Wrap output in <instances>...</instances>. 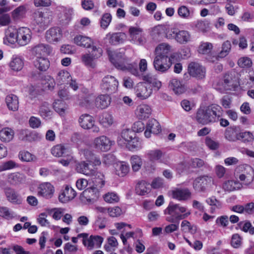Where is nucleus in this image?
<instances>
[{
  "label": "nucleus",
  "mask_w": 254,
  "mask_h": 254,
  "mask_svg": "<svg viewBox=\"0 0 254 254\" xmlns=\"http://www.w3.org/2000/svg\"><path fill=\"white\" fill-rule=\"evenodd\" d=\"M170 50V46L166 44H160L156 48V55L153 61V66L156 70L164 72L171 67L173 57L169 58Z\"/></svg>",
  "instance_id": "nucleus-1"
},
{
  "label": "nucleus",
  "mask_w": 254,
  "mask_h": 254,
  "mask_svg": "<svg viewBox=\"0 0 254 254\" xmlns=\"http://www.w3.org/2000/svg\"><path fill=\"white\" fill-rule=\"evenodd\" d=\"M222 114L221 106L212 104L204 109L198 110L195 118L199 124L205 125L218 122Z\"/></svg>",
  "instance_id": "nucleus-2"
},
{
  "label": "nucleus",
  "mask_w": 254,
  "mask_h": 254,
  "mask_svg": "<svg viewBox=\"0 0 254 254\" xmlns=\"http://www.w3.org/2000/svg\"><path fill=\"white\" fill-rule=\"evenodd\" d=\"M236 177L239 180L240 184L243 187H249L254 181V170L252 167L248 164H242L235 169Z\"/></svg>",
  "instance_id": "nucleus-3"
},
{
  "label": "nucleus",
  "mask_w": 254,
  "mask_h": 254,
  "mask_svg": "<svg viewBox=\"0 0 254 254\" xmlns=\"http://www.w3.org/2000/svg\"><path fill=\"white\" fill-rule=\"evenodd\" d=\"M118 86V80L114 76L109 75L103 78L100 85L102 91L109 94L117 92Z\"/></svg>",
  "instance_id": "nucleus-4"
},
{
  "label": "nucleus",
  "mask_w": 254,
  "mask_h": 254,
  "mask_svg": "<svg viewBox=\"0 0 254 254\" xmlns=\"http://www.w3.org/2000/svg\"><path fill=\"white\" fill-rule=\"evenodd\" d=\"M110 60L113 65L118 69L124 70L125 65L129 62L123 52L114 51L108 53Z\"/></svg>",
  "instance_id": "nucleus-5"
},
{
  "label": "nucleus",
  "mask_w": 254,
  "mask_h": 254,
  "mask_svg": "<svg viewBox=\"0 0 254 254\" xmlns=\"http://www.w3.org/2000/svg\"><path fill=\"white\" fill-rule=\"evenodd\" d=\"M213 181L211 177L208 175L200 176L196 178L193 182V189L198 191H204Z\"/></svg>",
  "instance_id": "nucleus-6"
},
{
  "label": "nucleus",
  "mask_w": 254,
  "mask_h": 254,
  "mask_svg": "<svg viewBox=\"0 0 254 254\" xmlns=\"http://www.w3.org/2000/svg\"><path fill=\"white\" fill-rule=\"evenodd\" d=\"M188 72L190 75L198 79H202L205 76L204 67L195 62L190 63L188 66Z\"/></svg>",
  "instance_id": "nucleus-7"
},
{
  "label": "nucleus",
  "mask_w": 254,
  "mask_h": 254,
  "mask_svg": "<svg viewBox=\"0 0 254 254\" xmlns=\"http://www.w3.org/2000/svg\"><path fill=\"white\" fill-rule=\"evenodd\" d=\"M99 190L94 187L84 190L80 194V199L83 202H91L97 199L99 196Z\"/></svg>",
  "instance_id": "nucleus-8"
},
{
  "label": "nucleus",
  "mask_w": 254,
  "mask_h": 254,
  "mask_svg": "<svg viewBox=\"0 0 254 254\" xmlns=\"http://www.w3.org/2000/svg\"><path fill=\"white\" fill-rule=\"evenodd\" d=\"M93 144L97 149L107 151L111 148L112 141L106 136L101 135L94 139Z\"/></svg>",
  "instance_id": "nucleus-9"
},
{
  "label": "nucleus",
  "mask_w": 254,
  "mask_h": 254,
  "mask_svg": "<svg viewBox=\"0 0 254 254\" xmlns=\"http://www.w3.org/2000/svg\"><path fill=\"white\" fill-rule=\"evenodd\" d=\"M135 90L136 96L141 99L147 98L152 93L151 86L146 83L140 82L138 83Z\"/></svg>",
  "instance_id": "nucleus-10"
},
{
  "label": "nucleus",
  "mask_w": 254,
  "mask_h": 254,
  "mask_svg": "<svg viewBox=\"0 0 254 254\" xmlns=\"http://www.w3.org/2000/svg\"><path fill=\"white\" fill-rule=\"evenodd\" d=\"M17 43L20 46L27 45L31 39V31L26 27H21L18 29Z\"/></svg>",
  "instance_id": "nucleus-11"
},
{
  "label": "nucleus",
  "mask_w": 254,
  "mask_h": 254,
  "mask_svg": "<svg viewBox=\"0 0 254 254\" xmlns=\"http://www.w3.org/2000/svg\"><path fill=\"white\" fill-rule=\"evenodd\" d=\"M38 190V195L47 199L52 198L55 192L54 186L48 182L41 184Z\"/></svg>",
  "instance_id": "nucleus-12"
},
{
  "label": "nucleus",
  "mask_w": 254,
  "mask_h": 254,
  "mask_svg": "<svg viewBox=\"0 0 254 254\" xmlns=\"http://www.w3.org/2000/svg\"><path fill=\"white\" fill-rule=\"evenodd\" d=\"M4 193L7 200L14 204H20L22 202V198L16 190L10 187L4 189Z\"/></svg>",
  "instance_id": "nucleus-13"
},
{
  "label": "nucleus",
  "mask_w": 254,
  "mask_h": 254,
  "mask_svg": "<svg viewBox=\"0 0 254 254\" xmlns=\"http://www.w3.org/2000/svg\"><path fill=\"white\" fill-rule=\"evenodd\" d=\"M172 194L173 198L185 201L190 198L191 193L188 188H176L172 190Z\"/></svg>",
  "instance_id": "nucleus-14"
},
{
  "label": "nucleus",
  "mask_w": 254,
  "mask_h": 254,
  "mask_svg": "<svg viewBox=\"0 0 254 254\" xmlns=\"http://www.w3.org/2000/svg\"><path fill=\"white\" fill-rule=\"evenodd\" d=\"M31 54L38 58L39 57H43L46 55H49L52 50L50 47L44 44H39L35 45L30 50Z\"/></svg>",
  "instance_id": "nucleus-15"
},
{
  "label": "nucleus",
  "mask_w": 254,
  "mask_h": 254,
  "mask_svg": "<svg viewBox=\"0 0 254 254\" xmlns=\"http://www.w3.org/2000/svg\"><path fill=\"white\" fill-rule=\"evenodd\" d=\"M17 33L18 30L12 26L8 27L5 30L3 43L5 45H9L14 44L16 42H17Z\"/></svg>",
  "instance_id": "nucleus-16"
},
{
  "label": "nucleus",
  "mask_w": 254,
  "mask_h": 254,
  "mask_svg": "<svg viewBox=\"0 0 254 254\" xmlns=\"http://www.w3.org/2000/svg\"><path fill=\"white\" fill-rule=\"evenodd\" d=\"M19 138L24 141L32 142L39 140L40 136L35 131H30L28 129H22L20 131Z\"/></svg>",
  "instance_id": "nucleus-17"
},
{
  "label": "nucleus",
  "mask_w": 254,
  "mask_h": 254,
  "mask_svg": "<svg viewBox=\"0 0 254 254\" xmlns=\"http://www.w3.org/2000/svg\"><path fill=\"white\" fill-rule=\"evenodd\" d=\"M33 17L35 22L40 27L47 25L50 21L49 13L47 12L35 11L33 14Z\"/></svg>",
  "instance_id": "nucleus-18"
},
{
  "label": "nucleus",
  "mask_w": 254,
  "mask_h": 254,
  "mask_svg": "<svg viewBox=\"0 0 254 254\" xmlns=\"http://www.w3.org/2000/svg\"><path fill=\"white\" fill-rule=\"evenodd\" d=\"M167 27L164 25H158L153 27L151 32V36L154 41L159 42L164 37Z\"/></svg>",
  "instance_id": "nucleus-19"
},
{
  "label": "nucleus",
  "mask_w": 254,
  "mask_h": 254,
  "mask_svg": "<svg viewBox=\"0 0 254 254\" xmlns=\"http://www.w3.org/2000/svg\"><path fill=\"white\" fill-rule=\"evenodd\" d=\"M75 169L78 173L89 177L94 175L95 170V168H91L89 163L85 161H81L76 163Z\"/></svg>",
  "instance_id": "nucleus-20"
},
{
  "label": "nucleus",
  "mask_w": 254,
  "mask_h": 254,
  "mask_svg": "<svg viewBox=\"0 0 254 254\" xmlns=\"http://www.w3.org/2000/svg\"><path fill=\"white\" fill-rule=\"evenodd\" d=\"M62 37V31L59 27H53L47 31L46 38L50 43L59 41Z\"/></svg>",
  "instance_id": "nucleus-21"
},
{
  "label": "nucleus",
  "mask_w": 254,
  "mask_h": 254,
  "mask_svg": "<svg viewBox=\"0 0 254 254\" xmlns=\"http://www.w3.org/2000/svg\"><path fill=\"white\" fill-rule=\"evenodd\" d=\"M76 195L75 191L71 187L66 186L63 192L59 195V199L63 203H66L73 199Z\"/></svg>",
  "instance_id": "nucleus-22"
},
{
  "label": "nucleus",
  "mask_w": 254,
  "mask_h": 254,
  "mask_svg": "<svg viewBox=\"0 0 254 254\" xmlns=\"http://www.w3.org/2000/svg\"><path fill=\"white\" fill-rule=\"evenodd\" d=\"M78 123L80 126L83 129H90L93 124L95 123V120L91 115L84 114L81 115L78 119Z\"/></svg>",
  "instance_id": "nucleus-23"
},
{
  "label": "nucleus",
  "mask_w": 254,
  "mask_h": 254,
  "mask_svg": "<svg viewBox=\"0 0 254 254\" xmlns=\"http://www.w3.org/2000/svg\"><path fill=\"white\" fill-rule=\"evenodd\" d=\"M6 106L9 110L16 111L19 108V100L18 97L13 94L7 95L5 98Z\"/></svg>",
  "instance_id": "nucleus-24"
},
{
  "label": "nucleus",
  "mask_w": 254,
  "mask_h": 254,
  "mask_svg": "<svg viewBox=\"0 0 254 254\" xmlns=\"http://www.w3.org/2000/svg\"><path fill=\"white\" fill-rule=\"evenodd\" d=\"M25 181V176L18 172L11 173L7 176V182L12 186H18Z\"/></svg>",
  "instance_id": "nucleus-25"
},
{
  "label": "nucleus",
  "mask_w": 254,
  "mask_h": 254,
  "mask_svg": "<svg viewBox=\"0 0 254 254\" xmlns=\"http://www.w3.org/2000/svg\"><path fill=\"white\" fill-rule=\"evenodd\" d=\"M103 241L102 237L99 236L91 235L88 240L83 241V245L91 250L94 247L99 248L101 246Z\"/></svg>",
  "instance_id": "nucleus-26"
},
{
  "label": "nucleus",
  "mask_w": 254,
  "mask_h": 254,
  "mask_svg": "<svg viewBox=\"0 0 254 254\" xmlns=\"http://www.w3.org/2000/svg\"><path fill=\"white\" fill-rule=\"evenodd\" d=\"M93 183V187L97 188L98 190L102 188L105 184V176L101 172H97L95 170L93 176H90Z\"/></svg>",
  "instance_id": "nucleus-27"
},
{
  "label": "nucleus",
  "mask_w": 254,
  "mask_h": 254,
  "mask_svg": "<svg viewBox=\"0 0 254 254\" xmlns=\"http://www.w3.org/2000/svg\"><path fill=\"white\" fill-rule=\"evenodd\" d=\"M111 97L109 95H100L95 100L97 108L104 109L107 108L111 104Z\"/></svg>",
  "instance_id": "nucleus-28"
},
{
  "label": "nucleus",
  "mask_w": 254,
  "mask_h": 254,
  "mask_svg": "<svg viewBox=\"0 0 254 254\" xmlns=\"http://www.w3.org/2000/svg\"><path fill=\"white\" fill-rule=\"evenodd\" d=\"M169 86L176 94H182L186 90L185 85L177 79H172L170 81Z\"/></svg>",
  "instance_id": "nucleus-29"
},
{
  "label": "nucleus",
  "mask_w": 254,
  "mask_h": 254,
  "mask_svg": "<svg viewBox=\"0 0 254 254\" xmlns=\"http://www.w3.org/2000/svg\"><path fill=\"white\" fill-rule=\"evenodd\" d=\"M126 35L124 33L117 32L112 34L108 33L106 35L105 39H108L109 43L113 45H116L123 42Z\"/></svg>",
  "instance_id": "nucleus-30"
},
{
  "label": "nucleus",
  "mask_w": 254,
  "mask_h": 254,
  "mask_svg": "<svg viewBox=\"0 0 254 254\" xmlns=\"http://www.w3.org/2000/svg\"><path fill=\"white\" fill-rule=\"evenodd\" d=\"M34 66L41 71L47 70L50 66V62L45 57L37 58L34 62Z\"/></svg>",
  "instance_id": "nucleus-31"
},
{
  "label": "nucleus",
  "mask_w": 254,
  "mask_h": 254,
  "mask_svg": "<svg viewBox=\"0 0 254 254\" xmlns=\"http://www.w3.org/2000/svg\"><path fill=\"white\" fill-rule=\"evenodd\" d=\"M223 189L225 191H232L240 190L243 187L242 184L239 181L228 180L225 181L223 184Z\"/></svg>",
  "instance_id": "nucleus-32"
},
{
  "label": "nucleus",
  "mask_w": 254,
  "mask_h": 254,
  "mask_svg": "<svg viewBox=\"0 0 254 254\" xmlns=\"http://www.w3.org/2000/svg\"><path fill=\"white\" fill-rule=\"evenodd\" d=\"M39 113L40 116L45 120L51 119L53 115V111L50 104L46 102L40 106Z\"/></svg>",
  "instance_id": "nucleus-33"
},
{
  "label": "nucleus",
  "mask_w": 254,
  "mask_h": 254,
  "mask_svg": "<svg viewBox=\"0 0 254 254\" xmlns=\"http://www.w3.org/2000/svg\"><path fill=\"white\" fill-rule=\"evenodd\" d=\"M72 10L69 8H64L59 15V21L63 25L67 24L71 19Z\"/></svg>",
  "instance_id": "nucleus-34"
},
{
  "label": "nucleus",
  "mask_w": 254,
  "mask_h": 254,
  "mask_svg": "<svg viewBox=\"0 0 254 254\" xmlns=\"http://www.w3.org/2000/svg\"><path fill=\"white\" fill-rule=\"evenodd\" d=\"M14 134V131L10 128L5 127L0 130V140L4 142L12 140Z\"/></svg>",
  "instance_id": "nucleus-35"
},
{
  "label": "nucleus",
  "mask_w": 254,
  "mask_h": 254,
  "mask_svg": "<svg viewBox=\"0 0 254 254\" xmlns=\"http://www.w3.org/2000/svg\"><path fill=\"white\" fill-rule=\"evenodd\" d=\"M191 36L186 30H180L176 33V40L181 44H186L190 41Z\"/></svg>",
  "instance_id": "nucleus-36"
},
{
  "label": "nucleus",
  "mask_w": 254,
  "mask_h": 254,
  "mask_svg": "<svg viewBox=\"0 0 254 254\" xmlns=\"http://www.w3.org/2000/svg\"><path fill=\"white\" fill-rule=\"evenodd\" d=\"M74 41L78 46L87 48L90 47L92 43L91 38L82 35H78L75 37Z\"/></svg>",
  "instance_id": "nucleus-37"
},
{
  "label": "nucleus",
  "mask_w": 254,
  "mask_h": 254,
  "mask_svg": "<svg viewBox=\"0 0 254 254\" xmlns=\"http://www.w3.org/2000/svg\"><path fill=\"white\" fill-rule=\"evenodd\" d=\"M116 174L120 177L125 176L129 172V166L125 162H119L115 166Z\"/></svg>",
  "instance_id": "nucleus-38"
},
{
  "label": "nucleus",
  "mask_w": 254,
  "mask_h": 254,
  "mask_svg": "<svg viewBox=\"0 0 254 254\" xmlns=\"http://www.w3.org/2000/svg\"><path fill=\"white\" fill-rule=\"evenodd\" d=\"M135 190L139 195H145L150 191V185L144 181H140L136 186Z\"/></svg>",
  "instance_id": "nucleus-39"
},
{
  "label": "nucleus",
  "mask_w": 254,
  "mask_h": 254,
  "mask_svg": "<svg viewBox=\"0 0 254 254\" xmlns=\"http://www.w3.org/2000/svg\"><path fill=\"white\" fill-rule=\"evenodd\" d=\"M9 65L12 70L17 71L23 68L24 63L20 57L15 56L12 57Z\"/></svg>",
  "instance_id": "nucleus-40"
},
{
  "label": "nucleus",
  "mask_w": 254,
  "mask_h": 254,
  "mask_svg": "<svg viewBox=\"0 0 254 254\" xmlns=\"http://www.w3.org/2000/svg\"><path fill=\"white\" fill-rule=\"evenodd\" d=\"M187 208L184 206H181L179 204H174L170 203L168 207L165 210V214L171 215L173 212L177 213V210L181 213H185L187 211Z\"/></svg>",
  "instance_id": "nucleus-41"
},
{
  "label": "nucleus",
  "mask_w": 254,
  "mask_h": 254,
  "mask_svg": "<svg viewBox=\"0 0 254 254\" xmlns=\"http://www.w3.org/2000/svg\"><path fill=\"white\" fill-rule=\"evenodd\" d=\"M81 59L82 62L87 67L94 68L96 66L95 59L89 53L82 55Z\"/></svg>",
  "instance_id": "nucleus-42"
},
{
  "label": "nucleus",
  "mask_w": 254,
  "mask_h": 254,
  "mask_svg": "<svg viewBox=\"0 0 254 254\" xmlns=\"http://www.w3.org/2000/svg\"><path fill=\"white\" fill-rule=\"evenodd\" d=\"M84 155L87 161L92 163L94 166H99L101 164V162L100 158L95 156L91 151L85 150Z\"/></svg>",
  "instance_id": "nucleus-43"
},
{
  "label": "nucleus",
  "mask_w": 254,
  "mask_h": 254,
  "mask_svg": "<svg viewBox=\"0 0 254 254\" xmlns=\"http://www.w3.org/2000/svg\"><path fill=\"white\" fill-rule=\"evenodd\" d=\"M70 77V74L68 71L61 70L58 73L56 79L58 84H63L68 83Z\"/></svg>",
  "instance_id": "nucleus-44"
},
{
  "label": "nucleus",
  "mask_w": 254,
  "mask_h": 254,
  "mask_svg": "<svg viewBox=\"0 0 254 254\" xmlns=\"http://www.w3.org/2000/svg\"><path fill=\"white\" fill-rule=\"evenodd\" d=\"M146 127L148 129H151L153 134H157L159 133L161 130L159 122L154 119L148 121Z\"/></svg>",
  "instance_id": "nucleus-45"
},
{
  "label": "nucleus",
  "mask_w": 254,
  "mask_h": 254,
  "mask_svg": "<svg viewBox=\"0 0 254 254\" xmlns=\"http://www.w3.org/2000/svg\"><path fill=\"white\" fill-rule=\"evenodd\" d=\"M231 49V42L228 40L225 41L222 45L221 50L218 53L217 57L219 58H223L226 57L230 52Z\"/></svg>",
  "instance_id": "nucleus-46"
},
{
  "label": "nucleus",
  "mask_w": 254,
  "mask_h": 254,
  "mask_svg": "<svg viewBox=\"0 0 254 254\" xmlns=\"http://www.w3.org/2000/svg\"><path fill=\"white\" fill-rule=\"evenodd\" d=\"M125 70L129 71L132 74L138 77L139 79L141 78L142 74L138 70L136 63H134L133 64L127 63L125 65L124 70Z\"/></svg>",
  "instance_id": "nucleus-47"
},
{
  "label": "nucleus",
  "mask_w": 254,
  "mask_h": 254,
  "mask_svg": "<svg viewBox=\"0 0 254 254\" xmlns=\"http://www.w3.org/2000/svg\"><path fill=\"white\" fill-rule=\"evenodd\" d=\"M163 156V152L159 149L151 150L147 153L148 158L152 161L160 160L162 162L161 158Z\"/></svg>",
  "instance_id": "nucleus-48"
},
{
  "label": "nucleus",
  "mask_w": 254,
  "mask_h": 254,
  "mask_svg": "<svg viewBox=\"0 0 254 254\" xmlns=\"http://www.w3.org/2000/svg\"><path fill=\"white\" fill-rule=\"evenodd\" d=\"M139 116L141 118L146 119L149 117L151 113V109L147 105L142 104L138 108Z\"/></svg>",
  "instance_id": "nucleus-49"
},
{
  "label": "nucleus",
  "mask_w": 254,
  "mask_h": 254,
  "mask_svg": "<svg viewBox=\"0 0 254 254\" xmlns=\"http://www.w3.org/2000/svg\"><path fill=\"white\" fill-rule=\"evenodd\" d=\"M0 217L11 220L14 217V212L6 206H0Z\"/></svg>",
  "instance_id": "nucleus-50"
},
{
  "label": "nucleus",
  "mask_w": 254,
  "mask_h": 254,
  "mask_svg": "<svg viewBox=\"0 0 254 254\" xmlns=\"http://www.w3.org/2000/svg\"><path fill=\"white\" fill-rule=\"evenodd\" d=\"M99 122L105 127L111 126L113 123V117L108 113H104L100 118Z\"/></svg>",
  "instance_id": "nucleus-51"
},
{
  "label": "nucleus",
  "mask_w": 254,
  "mask_h": 254,
  "mask_svg": "<svg viewBox=\"0 0 254 254\" xmlns=\"http://www.w3.org/2000/svg\"><path fill=\"white\" fill-rule=\"evenodd\" d=\"M130 162L133 171H138L142 164L141 159L137 155H133L131 157Z\"/></svg>",
  "instance_id": "nucleus-52"
},
{
  "label": "nucleus",
  "mask_w": 254,
  "mask_h": 254,
  "mask_svg": "<svg viewBox=\"0 0 254 254\" xmlns=\"http://www.w3.org/2000/svg\"><path fill=\"white\" fill-rule=\"evenodd\" d=\"M206 202L209 205L211 206V211L212 212L215 210L216 208H220L222 206L221 202L217 200L215 196H211L206 199Z\"/></svg>",
  "instance_id": "nucleus-53"
},
{
  "label": "nucleus",
  "mask_w": 254,
  "mask_h": 254,
  "mask_svg": "<svg viewBox=\"0 0 254 254\" xmlns=\"http://www.w3.org/2000/svg\"><path fill=\"white\" fill-rule=\"evenodd\" d=\"M53 108L57 113L61 115L64 114L67 109L66 106L60 100L56 101L53 103Z\"/></svg>",
  "instance_id": "nucleus-54"
},
{
  "label": "nucleus",
  "mask_w": 254,
  "mask_h": 254,
  "mask_svg": "<svg viewBox=\"0 0 254 254\" xmlns=\"http://www.w3.org/2000/svg\"><path fill=\"white\" fill-rule=\"evenodd\" d=\"M65 150L66 149L63 145L58 144L51 149V153L54 156L59 157L62 156L65 153Z\"/></svg>",
  "instance_id": "nucleus-55"
},
{
  "label": "nucleus",
  "mask_w": 254,
  "mask_h": 254,
  "mask_svg": "<svg viewBox=\"0 0 254 254\" xmlns=\"http://www.w3.org/2000/svg\"><path fill=\"white\" fill-rule=\"evenodd\" d=\"M178 13L181 17L184 19H189L191 17L190 10L187 6L184 5L179 7Z\"/></svg>",
  "instance_id": "nucleus-56"
},
{
  "label": "nucleus",
  "mask_w": 254,
  "mask_h": 254,
  "mask_svg": "<svg viewBox=\"0 0 254 254\" xmlns=\"http://www.w3.org/2000/svg\"><path fill=\"white\" fill-rule=\"evenodd\" d=\"M128 148L130 150L139 149L141 148V142L138 138L134 136L130 141H128Z\"/></svg>",
  "instance_id": "nucleus-57"
},
{
  "label": "nucleus",
  "mask_w": 254,
  "mask_h": 254,
  "mask_svg": "<svg viewBox=\"0 0 254 254\" xmlns=\"http://www.w3.org/2000/svg\"><path fill=\"white\" fill-rule=\"evenodd\" d=\"M105 201L110 203L118 202L120 198L119 196L114 192H108L104 196Z\"/></svg>",
  "instance_id": "nucleus-58"
},
{
  "label": "nucleus",
  "mask_w": 254,
  "mask_h": 254,
  "mask_svg": "<svg viewBox=\"0 0 254 254\" xmlns=\"http://www.w3.org/2000/svg\"><path fill=\"white\" fill-rule=\"evenodd\" d=\"M212 47L213 46L211 43L207 42L203 43L199 47L198 52L202 54H208L211 52Z\"/></svg>",
  "instance_id": "nucleus-59"
},
{
  "label": "nucleus",
  "mask_w": 254,
  "mask_h": 254,
  "mask_svg": "<svg viewBox=\"0 0 254 254\" xmlns=\"http://www.w3.org/2000/svg\"><path fill=\"white\" fill-rule=\"evenodd\" d=\"M19 159L22 161L30 162L33 160V155L27 151H21L18 155Z\"/></svg>",
  "instance_id": "nucleus-60"
},
{
  "label": "nucleus",
  "mask_w": 254,
  "mask_h": 254,
  "mask_svg": "<svg viewBox=\"0 0 254 254\" xmlns=\"http://www.w3.org/2000/svg\"><path fill=\"white\" fill-rule=\"evenodd\" d=\"M252 226V224L249 221H244L239 222L236 229H240L244 232H248Z\"/></svg>",
  "instance_id": "nucleus-61"
},
{
  "label": "nucleus",
  "mask_w": 254,
  "mask_h": 254,
  "mask_svg": "<svg viewBox=\"0 0 254 254\" xmlns=\"http://www.w3.org/2000/svg\"><path fill=\"white\" fill-rule=\"evenodd\" d=\"M238 64L242 68L249 67L252 65V62L249 58L243 57L238 60Z\"/></svg>",
  "instance_id": "nucleus-62"
},
{
  "label": "nucleus",
  "mask_w": 254,
  "mask_h": 254,
  "mask_svg": "<svg viewBox=\"0 0 254 254\" xmlns=\"http://www.w3.org/2000/svg\"><path fill=\"white\" fill-rule=\"evenodd\" d=\"M112 16L110 13H105L104 14L101 18V26L104 28L106 29L110 23L111 21Z\"/></svg>",
  "instance_id": "nucleus-63"
},
{
  "label": "nucleus",
  "mask_w": 254,
  "mask_h": 254,
  "mask_svg": "<svg viewBox=\"0 0 254 254\" xmlns=\"http://www.w3.org/2000/svg\"><path fill=\"white\" fill-rule=\"evenodd\" d=\"M122 136L124 139L128 141H130V139L135 135V132L130 129H124L122 130L121 134Z\"/></svg>",
  "instance_id": "nucleus-64"
}]
</instances>
